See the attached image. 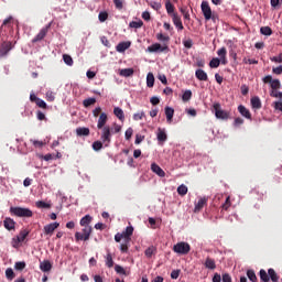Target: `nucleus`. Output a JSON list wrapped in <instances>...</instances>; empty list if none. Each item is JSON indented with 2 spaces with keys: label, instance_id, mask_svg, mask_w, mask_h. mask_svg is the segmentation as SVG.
<instances>
[{
  "label": "nucleus",
  "instance_id": "1a4fd4ad",
  "mask_svg": "<svg viewBox=\"0 0 282 282\" xmlns=\"http://www.w3.org/2000/svg\"><path fill=\"white\" fill-rule=\"evenodd\" d=\"M191 252V245L188 242L177 243V254H188Z\"/></svg>",
  "mask_w": 282,
  "mask_h": 282
},
{
  "label": "nucleus",
  "instance_id": "2eb2a0df",
  "mask_svg": "<svg viewBox=\"0 0 282 282\" xmlns=\"http://www.w3.org/2000/svg\"><path fill=\"white\" fill-rule=\"evenodd\" d=\"M238 111L241 116H243V118H247V120H252V113H250V110L246 108V106H238Z\"/></svg>",
  "mask_w": 282,
  "mask_h": 282
},
{
  "label": "nucleus",
  "instance_id": "37998d69",
  "mask_svg": "<svg viewBox=\"0 0 282 282\" xmlns=\"http://www.w3.org/2000/svg\"><path fill=\"white\" fill-rule=\"evenodd\" d=\"M247 276H248V279H249V281H251V282H257L258 281V279H257V273H254V270H248L247 271Z\"/></svg>",
  "mask_w": 282,
  "mask_h": 282
},
{
  "label": "nucleus",
  "instance_id": "0eeeda50",
  "mask_svg": "<svg viewBox=\"0 0 282 282\" xmlns=\"http://www.w3.org/2000/svg\"><path fill=\"white\" fill-rule=\"evenodd\" d=\"M165 10L169 17H172L174 25L177 26V14H175V6L171 3V0L165 2Z\"/></svg>",
  "mask_w": 282,
  "mask_h": 282
},
{
  "label": "nucleus",
  "instance_id": "79ce46f5",
  "mask_svg": "<svg viewBox=\"0 0 282 282\" xmlns=\"http://www.w3.org/2000/svg\"><path fill=\"white\" fill-rule=\"evenodd\" d=\"M144 25V22L142 20L139 21H132L129 23V28H134V30H138Z\"/></svg>",
  "mask_w": 282,
  "mask_h": 282
},
{
  "label": "nucleus",
  "instance_id": "dca6fc26",
  "mask_svg": "<svg viewBox=\"0 0 282 282\" xmlns=\"http://www.w3.org/2000/svg\"><path fill=\"white\" fill-rule=\"evenodd\" d=\"M151 171H152V173H155V175H159V177H164L166 175L164 170H162V167H160V165H158V163L151 164Z\"/></svg>",
  "mask_w": 282,
  "mask_h": 282
},
{
  "label": "nucleus",
  "instance_id": "f8f14e48",
  "mask_svg": "<svg viewBox=\"0 0 282 282\" xmlns=\"http://www.w3.org/2000/svg\"><path fill=\"white\" fill-rule=\"evenodd\" d=\"M50 30V24L37 33V35L32 40V43H39V41H43L45 36H47V32Z\"/></svg>",
  "mask_w": 282,
  "mask_h": 282
},
{
  "label": "nucleus",
  "instance_id": "603ef678",
  "mask_svg": "<svg viewBox=\"0 0 282 282\" xmlns=\"http://www.w3.org/2000/svg\"><path fill=\"white\" fill-rule=\"evenodd\" d=\"M185 113L187 116H191L192 118H195L197 116V110H195L194 108H186Z\"/></svg>",
  "mask_w": 282,
  "mask_h": 282
},
{
  "label": "nucleus",
  "instance_id": "cd10ccee",
  "mask_svg": "<svg viewBox=\"0 0 282 282\" xmlns=\"http://www.w3.org/2000/svg\"><path fill=\"white\" fill-rule=\"evenodd\" d=\"M205 268H207V270H215V268H217V264L215 263V260L213 258H206Z\"/></svg>",
  "mask_w": 282,
  "mask_h": 282
},
{
  "label": "nucleus",
  "instance_id": "a211bd4d",
  "mask_svg": "<svg viewBox=\"0 0 282 282\" xmlns=\"http://www.w3.org/2000/svg\"><path fill=\"white\" fill-rule=\"evenodd\" d=\"M3 226L7 230H14L17 223L12 218H6L3 220Z\"/></svg>",
  "mask_w": 282,
  "mask_h": 282
},
{
  "label": "nucleus",
  "instance_id": "6e6d98bb",
  "mask_svg": "<svg viewBox=\"0 0 282 282\" xmlns=\"http://www.w3.org/2000/svg\"><path fill=\"white\" fill-rule=\"evenodd\" d=\"M282 4V0H271V8L273 10H279V7Z\"/></svg>",
  "mask_w": 282,
  "mask_h": 282
},
{
  "label": "nucleus",
  "instance_id": "de8ad7c7",
  "mask_svg": "<svg viewBox=\"0 0 282 282\" xmlns=\"http://www.w3.org/2000/svg\"><path fill=\"white\" fill-rule=\"evenodd\" d=\"M31 143L33 144V147H35V149H43V147H45V142L34 139H31Z\"/></svg>",
  "mask_w": 282,
  "mask_h": 282
},
{
  "label": "nucleus",
  "instance_id": "5fc2aeb1",
  "mask_svg": "<svg viewBox=\"0 0 282 282\" xmlns=\"http://www.w3.org/2000/svg\"><path fill=\"white\" fill-rule=\"evenodd\" d=\"M46 100H47L48 102H54V100H56V97L54 96V93H53L52 90H48V91L46 93Z\"/></svg>",
  "mask_w": 282,
  "mask_h": 282
},
{
  "label": "nucleus",
  "instance_id": "bf43d9fd",
  "mask_svg": "<svg viewBox=\"0 0 282 282\" xmlns=\"http://www.w3.org/2000/svg\"><path fill=\"white\" fill-rule=\"evenodd\" d=\"M124 135H126V140H131V138L133 137V128H128L126 130Z\"/></svg>",
  "mask_w": 282,
  "mask_h": 282
},
{
  "label": "nucleus",
  "instance_id": "412c9836",
  "mask_svg": "<svg viewBox=\"0 0 282 282\" xmlns=\"http://www.w3.org/2000/svg\"><path fill=\"white\" fill-rule=\"evenodd\" d=\"M134 74L133 68H122L119 70V76H122L123 78H129Z\"/></svg>",
  "mask_w": 282,
  "mask_h": 282
},
{
  "label": "nucleus",
  "instance_id": "f704fd0d",
  "mask_svg": "<svg viewBox=\"0 0 282 282\" xmlns=\"http://www.w3.org/2000/svg\"><path fill=\"white\" fill-rule=\"evenodd\" d=\"M188 193V187L184 184L180 185L177 187V195H181V197H184Z\"/></svg>",
  "mask_w": 282,
  "mask_h": 282
},
{
  "label": "nucleus",
  "instance_id": "0e129e2a",
  "mask_svg": "<svg viewBox=\"0 0 282 282\" xmlns=\"http://www.w3.org/2000/svg\"><path fill=\"white\" fill-rule=\"evenodd\" d=\"M272 74H275L276 76H281V74H282V65L273 67L272 68Z\"/></svg>",
  "mask_w": 282,
  "mask_h": 282
},
{
  "label": "nucleus",
  "instance_id": "5701e85b",
  "mask_svg": "<svg viewBox=\"0 0 282 282\" xmlns=\"http://www.w3.org/2000/svg\"><path fill=\"white\" fill-rule=\"evenodd\" d=\"M91 219L93 218L89 215H86L80 219L79 224L84 228H91V226H89V224H91Z\"/></svg>",
  "mask_w": 282,
  "mask_h": 282
},
{
  "label": "nucleus",
  "instance_id": "680f3d73",
  "mask_svg": "<svg viewBox=\"0 0 282 282\" xmlns=\"http://www.w3.org/2000/svg\"><path fill=\"white\" fill-rule=\"evenodd\" d=\"M15 270H19L20 272L25 270V262H15L14 265Z\"/></svg>",
  "mask_w": 282,
  "mask_h": 282
},
{
  "label": "nucleus",
  "instance_id": "4be33fe9",
  "mask_svg": "<svg viewBox=\"0 0 282 282\" xmlns=\"http://www.w3.org/2000/svg\"><path fill=\"white\" fill-rule=\"evenodd\" d=\"M113 115L118 118L121 122H124V111L120 107H115Z\"/></svg>",
  "mask_w": 282,
  "mask_h": 282
},
{
  "label": "nucleus",
  "instance_id": "7ed1b4c3",
  "mask_svg": "<svg viewBox=\"0 0 282 282\" xmlns=\"http://www.w3.org/2000/svg\"><path fill=\"white\" fill-rule=\"evenodd\" d=\"M101 131L100 140L105 144V147H109L111 144V127L106 126L105 128H99Z\"/></svg>",
  "mask_w": 282,
  "mask_h": 282
},
{
  "label": "nucleus",
  "instance_id": "a18cd8bd",
  "mask_svg": "<svg viewBox=\"0 0 282 282\" xmlns=\"http://www.w3.org/2000/svg\"><path fill=\"white\" fill-rule=\"evenodd\" d=\"M36 208H52V204L45 203L43 200H37L35 203Z\"/></svg>",
  "mask_w": 282,
  "mask_h": 282
},
{
  "label": "nucleus",
  "instance_id": "2f4dec72",
  "mask_svg": "<svg viewBox=\"0 0 282 282\" xmlns=\"http://www.w3.org/2000/svg\"><path fill=\"white\" fill-rule=\"evenodd\" d=\"M269 279H271L272 282H279V274H276V271L274 269L268 270Z\"/></svg>",
  "mask_w": 282,
  "mask_h": 282
},
{
  "label": "nucleus",
  "instance_id": "4c0bfd02",
  "mask_svg": "<svg viewBox=\"0 0 282 282\" xmlns=\"http://www.w3.org/2000/svg\"><path fill=\"white\" fill-rule=\"evenodd\" d=\"M95 102H96V98L90 97V98L83 100V106L87 109V108L91 107V105H94Z\"/></svg>",
  "mask_w": 282,
  "mask_h": 282
},
{
  "label": "nucleus",
  "instance_id": "8fccbe9b",
  "mask_svg": "<svg viewBox=\"0 0 282 282\" xmlns=\"http://www.w3.org/2000/svg\"><path fill=\"white\" fill-rule=\"evenodd\" d=\"M106 265L107 268H111L113 265V257L111 253H107L106 256Z\"/></svg>",
  "mask_w": 282,
  "mask_h": 282
},
{
  "label": "nucleus",
  "instance_id": "f257e3e1",
  "mask_svg": "<svg viewBox=\"0 0 282 282\" xmlns=\"http://www.w3.org/2000/svg\"><path fill=\"white\" fill-rule=\"evenodd\" d=\"M133 236V226H128L121 234L118 232L115 236V241L117 243H120V252H122V254H127V252H129V246L131 243V237Z\"/></svg>",
  "mask_w": 282,
  "mask_h": 282
},
{
  "label": "nucleus",
  "instance_id": "20e7f679",
  "mask_svg": "<svg viewBox=\"0 0 282 282\" xmlns=\"http://www.w3.org/2000/svg\"><path fill=\"white\" fill-rule=\"evenodd\" d=\"M91 227H84L82 232L77 231L75 232V240L76 241H89V237H91Z\"/></svg>",
  "mask_w": 282,
  "mask_h": 282
},
{
  "label": "nucleus",
  "instance_id": "4d7b16f0",
  "mask_svg": "<svg viewBox=\"0 0 282 282\" xmlns=\"http://www.w3.org/2000/svg\"><path fill=\"white\" fill-rule=\"evenodd\" d=\"M217 54L220 58H226V54H228V51L226 50V47H221L217 51Z\"/></svg>",
  "mask_w": 282,
  "mask_h": 282
},
{
  "label": "nucleus",
  "instance_id": "58836bf2",
  "mask_svg": "<svg viewBox=\"0 0 282 282\" xmlns=\"http://www.w3.org/2000/svg\"><path fill=\"white\" fill-rule=\"evenodd\" d=\"M191 98H193V91L191 90H185L182 95V100L183 102H188V100H191Z\"/></svg>",
  "mask_w": 282,
  "mask_h": 282
},
{
  "label": "nucleus",
  "instance_id": "7c9ffc66",
  "mask_svg": "<svg viewBox=\"0 0 282 282\" xmlns=\"http://www.w3.org/2000/svg\"><path fill=\"white\" fill-rule=\"evenodd\" d=\"M156 138H158L159 142H166V132L164 130H162L161 128H159Z\"/></svg>",
  "mask_w": 282,
  "mask_h": 282
},
{
  "label": "nucleus",
  "instance_id": "69168bd1",
  "mask_svg": "<svg viewBox=\"0 0 282 282\" xmlns=\"http://www.w3.org/2000/svg\"><path fill=\"white\" fill-rule=\"evenodd\" d=\"M231 204H230V196H228L225 200V204L223 205V210H228V208H230Z\"/></svg>",
  "mask_w": 282,
  "mask_h": 282
},
{
  "label": "nucleus",
  "instance_id": "ddd939ff",
  "mask_svg": "<svg viewBox=\"0 0 282 282\" xmlns=\"http://www.w3.org/2000/svg\"><path fill=\"white\" fill-rule=\"evenodd\" d=\"M208 204V198L207 197H200L198 202L195 204L194 213H200L204 206Z\"/></svg>",
  "mask_w": 282,
  "mask_h": 282
},
{
  "label": "nucleus",
  "instance_id": "6e6552de",
  "mask_svg": "<svg viewBox=\"0 0 282 282\" xmlns=\"http://www.w3.org/2000/svg\"><path fill=\"white\" fill-rule=\"evenodd\" d=\"M200 9L205 21H210V19H213V10L210 9V4H208V1H203L200 4Z\"/></svg>",
  "mask_w": 282,
  "mask_h": 282
},
{
  "label": "nucleus",
  "instance_id": "a878e982",
  "mask_svg": "<svg viewBox=\"0 0 282 282\" xmlns=\"http://www.w3.org/2000/svg\"><path fill=\"white\" fill-rule=\"evenodd\" d=\"M90 131L89 128H77L76 129V135H78V138H83V137H87L89 135Z\"/></svg>",
  "mask_w": 282,
  "mask_h": 282
},
{
  "label": "nucleus",
  "instance_id": "f3484780",
  "mask_svg": "<svg viewBox=\"0 0 282 282\" xmlns=\"http://www.w3.org/2000/svg\"><path fill=\"white\" fill-rule=\"evenodd\" d=\"M166 50V46H162L160 43H154L148 47V52L150 53H158V52H164Z\"/></svg>",
  "mask_w": 282,
  "mask_h": 282
},
{
  "label": "nucleus",
  "instance_id": "423d86ee",
  "mask_svg": "<svg viewBox=\"0 0 282 282\" xmlns=\"http://www.w3.org/2000/svg\"><path fill=\"white\" fill-rule=\"evenodd\" d=\"M262 82L265 85H270L271 89L273 90L281 89V80L273 79L272 75H267L265 77H263Z\"/></svg>",
  "mask_w": 282,
  "mask_h": 282
},
{
  "label": "nucleus",
  "instance_id": "39448f33",
  "mask_svg": "<svg viewBox=\"0 0 282 282\" xmlns=\"http://www.w3.org/2000/svg\"><path fill=\"white\" fill-rule=\"evenodd\" d=\"M214 110H215V116L219 120H228L230 118V112L223 110L221 105L219 102L214 104Z\"/></svg>",
  "mask_w": 282,
  "mask_h": 282
},
{
  "label": "nucleus",
  "instance_id": "c85d7f7f",
  "mask_svg": "<svg viewBox=\"0 0 282 282\" xmlns=\"http://www.w3.org/2000/svg\"><path fill=\"white\" fill-rule=\"evenodd\" d=\"M28 235H30V231L28 229L21 230L18 236L19 243H23V241H25V239L28 238Z\"/></svg>",
  "mask_w": 282,
  "mask_h": 282
},
{
  "label": "nucleus",
  "instance_id": "bb28decb",
  "mask_svg": "<svg viewBox=\"0 0 282 282\" xmlns=\"http://www.w3.org/2000/svg\"><path fill=\"white\" fill-rule=\"evenodd\" d=\"M251 107L252 109H261V99L258 96L251 98Z\"/></svg>",
  "mask_w": 282,
  "mask_h": 282
},
{
  "label": "nucleus",
  "instance_id": "c03bdc74",
  "mask_svg": "<svg viewBox=\"0 0 282 282\" xmlns=\"http://www.w3.org/2000/svg\"><path fill=\"white\" fill-rule=\"evenodd\" d=\"M98 19H99L100 23H105V21H107L109 19V13L107 11H101L98 14Z\"/></svg>",
  "mask_w": 282,
  "mask_h": 282
},
{
  "label": "nucleus",
  "instance_id": "c756f323",
  "mask_svg": "<svg viewBox=\"0 0 282 282\" xmlns=\"http://www.w3.org/2000/svg\"><path fill=\"white\" fill-rule=\"evenodd\" d=\"M40 270H42V272H50V270H52V263L50 261H43L40 264Z\"/></svg>",
  "mask_w": 282,
  "mask_h": 282
},
{
  "label": "nucleus",
  "instance_id": "e433bc0d",
  "mask_svg": "<svg viewBox=\"0 0 282 282\" xmlns=\"http://www.w3.org/2000/svg\"><path fill=\"white\" fill-rule=\"evenodd\" d=\"M219 65H221V61L217 57H214L210 62H209V67L212 69H216L217 67H219Z\"/></svg>",
  "mask_w": 282,
  "mask_h": 282
},
{
  "label": "nucleus",
  "instance_id": "473e14b6",
  "mask_svg": "<svg viewBox=\"0 0 282 282\" xmlns=\"http://www.w3.org/2000/svg\"><path fill=\"white\" fill-rule=\"evenodd\" d=\"M153 85H155V76H153V73H149L147 75V86L153 87Z\"/></svg>",
  "mask_w": 282,
  "mask_h": 282
},
{
  "label": "nucleus",
  "instance_id": "393cba45",
  "mask_svg": "<svg viewBox=\"0 0 282 282\" xmlns=\"http://www.w3.org/2000/svg\"><path fill=\"white\" fill-rule=\"evenodd\" d=\"M175 113V110L171 107H165V116L169 123L173 122V116Z\"/></svg>",
  "mask_w": 282,
  "mask_h": 282
},
{
  "label": "nucleus",
  "instance_id": "49530a36",
  "mask_svg": "<svg viewBox=\"0 0 282 282\" xmlns=\"http://www.w3.org/2000/svg\"><path fill=\"white\" fill-rule=\"evenodd\" d=\"M156 40L161 41L162 43H169L170 37H169V35H164L163 33H158Z\"/></svg>",
  "mask_w": 282,
  "mask_h": 282
},
{
  "label": "nucleus",
  "instance_id": "e2e57ef3",
  "mask_svg": "<svg viewBox=\"0 0 282 282\" xmlns=\"http://www.w3.org/2000/svg\"><path fill=\"white\" fill-rule=\"evenodd\" d=\"M113 3L117 10H122V8H124L122 0H113Z\"/></svg>",
  "mask_w": 282,
  "mask_h": 282
},
{
  "label": "nucleus",
  "instance_id": "09e8293b",
  "mask_svg": "<svg viewBox=\"0 0 282 282\" xmlns=\"http://www.w3.org/2000/svg\"><path fill=\"white\" fill-rule=\"evenodd\" d=\"M63 61L69 67H72V65H74V59L69 55H67V54L63 55Z\"/></svg>",
  "mask_w": 282,
  "mask_h": 282
},
{
  "label": "nucleus",
  "instance_id": "9d476101",
  "mask_svg": "<svg viewBox=\"0 0 282 282\" xmlns=\"http://www.w3.org/2000/svg\"><path fill=\"white\" fill-rule=\"evenodd\" d=\"M10 50H12V43L11 42H3L0 45V58L6 57V55L10 53Z\"/></svg>",
  "mask_w": 282,
  "mask_h": 282
},
{
  "label": "nucleus",
  "instance_id": "3c124183",
  "mask_svg": "<svg viewBox=\"0 0 282 282\" xmlns=\"http://www.w3.org/2000/svg\"><path fill=\"white\" fill-rule=\"evenodd\" d=\"M12 19H13L12 15H10L6 20H3L2 25H1V30H3V28H10V23H12Z\"/></svg>",
  "mask_w": 282,
  "mask_h": 282
},
{
  "label": "nucleus",
  "instance_id": "f03ea898",
  "mask_svg": "<svg viewBox=\"0 0 282 282\" xmlns=\"http://www.w3.org/2000/svg\"><path fill=\"white\" fill-rule=\"evenodd\" d=\"M11 215L15 217H33L34 213L30 208L25 207H10Z\"/></svg>",
  "mask_w": 282,
  "mask_h": 282
},
{
  "label": "nucleus",
  "instance_id": "774afa93",
  "mask_svg": "<svg viewBox=\"0 0 282 282\" xmlns=\"http://www.w3.org/2000/svg\"><path fill=\"white\" fill-rule=\"evenodd\" d=\"M223 282H232V278L228 273H225L223 274Z\"/></svg>",
  "mask_w": 282,
  "mask_h": 282
},
{
  "label": "nucleus",
  "instance_id": "b1692460",
  "mask_svg": "<svg viewBox=\"0 0 282 282\" xmlns=\"http://www.w3.org/2000/svg\"><path fill=\"white\" fill-rule=\"evenodd\" d=\"M144 254L148 257V259H151V257L158 254V248L155 246H150L148 249H145Z\"/></svg>",
  "mask_w": 282,
  "mask_h": 282
},
{
  "label": "nucleus",
  "instance_id": "aec40b11",
  "mask_svg": "<svg viewBox=\"0 0 282 282\" xmlns=\"http://www.w3.org/2000/svg\"><path fill=\"white\" fill-rule=\"evenodd\" d=\"M131 47V42H121L116 46L117 52H127Z\"/></svg>",
  "mask_w": 282,
  "mask_h": 282
},
{
  "label": "nucleus",
  "instance_id": "72a5a7b5",
  "mask_svg": "<svg viewBox=\"0 0 282 282\" xmlns=\"http://www.w3.org/2000/svg\"><path fill=\"white\" fill-rule=\"evenodd\" d=\"M115 271L117 272V274H122L123 276H129V272H127V270H124V268H122V265H120V264L115 265Z\"/></svg>",
  "mask_w": 282,
  "mask_h": 282
},
{
  "label": "nucleus",
  "instance_id": "864d4df0",
  "mask_svg": "<svg viewBox=\"0 0 282 282\" xmlns=\"http://www.w3.org/2000/svg\"><path fill=\"white\" fill-rule=\"evenodd\" d=\"M102 144H105L102 141H95L93 143L94 151H100V149H102Z\"/></svg>",
  "mask_w": 282,
  "mask_h": 282
},
{
  "label": "nucleus",
  "instance_id": "052dcab7",
  "mask_svg": "<svg viewBox=\"0 0 282 282\" xmlns=\"http://www.w3.org/2000/svg\"><path fill=\"white\" fill-rule=\"evenodd\" d=\"M183 45H184V47H186L187 50H191V47H193V40H191V39L183 40Z\"/></svg>",
  "mask_w": 282,
  "mask_h": 282
},
{
  "label": "nucleus",
  "instance_id": "6ab92c4d",
  "mask_svg": "<svg viewBox=\"0 0 282 282\" xmlns=\"http://www.w3.org/2000/svg\"><path fill=\"white\" fill-rule=\"evenodd\" d=\"M195 76H196L197 80H203V82L208 80V74L206 72H204V69H202V68L196 69Z\"/></svg>",
  "mask_w": 282,
  "mask_h": 282
},
{
  "label": "nucleus",
  "instance_id": "c9c22d12",
  "mask_svg": "<svg viewBox=\"0 0 282 282\" xmlns=\"http://www.w3.org/2000/svg\"><path fill=\"white\" fill-rule=\"evenodd\" d=\"M260 281L262 282H270V275L264 269L260 270Z\"/></svg>",
  "mask_w": 282,
  "mask_h": 282
},
{
  "label": "nucleus",
  "instance_id": "ea45409f",
  "mask_svg": "<svg viewBox=\"0 0 282 282\" xmlns=\"http://www.w3.org/2000/svg\"><path fill=\"white\" fill-rule=\"evenodd\" d=\"M14 276H17V274H14V270H12V268H8L6 270V278L8 279V281H13Z\"/></svg>",
  "mask_w": 282,
  "mask_h": 282
},
{
  "label": "nucleus",
  "instance_id": "4468645a",
  "mask_svg": "<svg viewBox=\"0 0 282 282\" xmlns=\"http://www.w3.org/2000/svg\"><path fill=\"white\" fill-rule=\"evenodd\" d=\"M58 226H61V224L58 223H51L48 225L44 226V235H54V230H56V228H58Z\"/></svg>",
  "mask_w": 282,
  "mask_h": 282
},
{
  "label": "nucleus",
  "instance_id": "a19ab883",
  "mask_svg": "<svg viewBox=\"0 0 282 282\" xmlns=\"http://www.w3.org/2000/svg\"><path fill=\"white\" fill-rule=\"evenodd\" d=\"M260 34H263V36H272V29L270 26H262Z\"/></svg>",
  "mask_w": 282,
  "mask_h": 282
},
{
  "label": "nucleus",
  "instance_id": "338daca9",
  "mask_svg": "<svg viewBox=\"0 0 282 282\" xmlns=\"http://www.w3.org/2000/svg\"><path fill=\"white\" fill-rule=\"evenodd\" d=\"M243 124V119L241 117H237L234 121L235 127H241Z\"/></svg>",
  "mask_w": 282,
  "mask_h": 282
},
{
  "label": "nucleus",
  "instance_id": "13d9d810",
  "mask_svg": "<svg viewBox=\"0 0 282 282\" xmlns=\"http://www.w3.org/2000/svg\"><path fill=\"white\" fill-rule=\"evenodd\" d=\"M271 63H282V53L276 56L270 57Z\"/></svg>",
  "mask_w": 282,
  "mask_h": 282
},
{
  "label": "nucleus",
  "instance_id": "9b49d317",
  "mask_svg": "<svg viewBox=\"0 0 282 282\" xmlns=\"http://www.w3.org/2000/svg\"><path fill=\"white\" fill-rule=\"evenodd\" d=\"M108 120L109 117L107 116V112H101L97 121V129H104L105 127H107Z\"/></svg>",
  "mask_w": 282,
  "mask_h": 282
}]
</instances>
